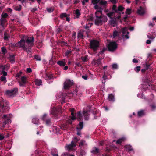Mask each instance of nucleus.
Segmentation results:
<instances>
[{
	"mask_svg": "<svg viewBox=\"0 0 156 156\" xmlns=\"http://www.w3.org/2000/svg\"><path fill=\"white\" fill-rule=\"evenodd\" d=\"M125 139L124 137L120 138L116 141V143L118 144H120L123 141L125 140Z\"/></svg>",
	"mask_w": 156,
	"mask_h": 156,
	"instance_id": "obj_37",
	"label": "nucleus"
},
{
	"mask_svg": "<svg viewBox=\"0 0 156 156\" xmlns=\"http://www.w3.org/2000/svg\"><path fill=\"white\" fill-rule=\"evenodd\" d=\"M35 84L37 86H40L42 84V81L40 79H37L35 80Z\"/></svg>",
	"mask_w": 156,
	"mask_h": 156,
	"instance_id": "obj_24",
	"label": "nucleus"
},
{
	"mask_svg": "<svg viewBox=\"0 0 156 156\" xmlns=\"http://www.w3.org/2000/svg\"><path fill=\"white\" fill-rule=\"evenodd\" d=\"M124 9V8L122 6H119L118 8V13H117V14L119 15V14L121 13H119V11H122L123 9Z\"/></svg>",
	"mask_w": 156,
	"mask_h": 156,
	"instance_id": "obj_39",
	"label": "nucleus"
},
{
	"mask_svg": "<svg viewBox=\"0 0 156 156\" xmlns=\"http://www.w3.org/2000/svg\"><path fill=\"white\" fill-rule=\"evenodd\" d=\"M18 89L16 88H15L11 90H7L5 92V94L9 97H13L17 92Z\"/></svg>",
	"mask_w": 156,
	"mask_h": 156,
	"instance_id": "obj_7",
	"label": "nucleus"
},
{
	"mask_svg": "<svg viewBox=\"0 0 156 156\" xmlns=\"http://www.w3.org/2000/svg\"><path fill=\"white\" fill-rule=\"evenodd\" d=\"M147 37L149 39H151V40H153L154 38V37L153 36H152L150 34H148L147 35Z\"/></svg>",
	"mask_w": 156,
	"mask_h": 156,
	"instance_id": "obj_44",
	"label": "nucleus"
},
{
	"mask_svg": "<svg viewBox=\"0 0 156 156\" xmlns=\"http://www.w3.org/2000/svg\"><path fill=\"white\" fill-rule=\"evenodd\" d=\"M8 15L7 13H3L2 14V18L0 20L1 25L3 26V22H4L6 21L5 18L8 16Z\"/></svg>",
	"mask_w": 156,
	"mask_h": 156,
	"instance_id": "obj_17",
	"label": "nucleus"
},
{
	"mask_svg": "<svg viewBox=\"0 0 156 156\" xmlns=\"http://www.w3.org/2000/svg\"><path fill=\"white\" fill-rule=\"evenodd\" d=\"M15 56L14 55H11L9 56V60L10 62L13 63L14 62Z\"/></svg>",
	"mask_w": 156,
	"mask_h": 156,
	"instance_id": "obj_33",
	"label": "nucleus"
},
{
	"mask_svg": "<svg viewBox=\"0 0 156 156\" xmlns=\"http://www.w3.org/2000/svg\"><path fill=\"white\" fill-rule=\"evenodd\" d=\"M125 148L126 149V150L128 151H131L133 150L131 146L130 145H127L125 146Z\"/></svg>",
	"mask_w": 156,
	"mask_h": 156,
	"instance_id": "obj_38",
	"label": "nucleus"
},
{
	"mask_svg": "<svg viewBox=\"0 0 156 156\" xmlns=\"http://www.w3.org/2000/svg\"><path fill=\"white\" fill-rule=\"evenodd\" d=\"M118 35V32L117 31L115 30V31L113 34V38H115V37Z\"/></svg>",
	"mask_w": 156,
	"mask_h": 156,
	"instance_id": "obj_52",
	"label": "nucleus"
},
{
	"mask_svg": "<svg viewBox=\"0 0 156 156\" xmlns=\"http://www.w3.org/2000/svg\"><path fill=\"white\" fill-rule=\"evenodd\" d=\"M102 10L103 9H101L100 10H96L95 12V23L96 25H101L108 20L107 16L102 14Z\"/></svg>",
	"mask_w": 156,
	"mask_h": 156,
	"instance_id": "obj_2",
	"label": "nucleus"
},
{
	"mask_svg": "<svg viewBox=\"0 0 156 156\" xmlns=\"http://www.w3.org/2000/svg\"><path fill=\"white\" fill-rule=\"evenodd\" d=\"M99 149L96 147H94L93 148L91 152L94 154H97L99 153Z\"/></svg>",
	"mask_w": 156,
	"mask_h": 156,
	"instance_id": "obj_22",
	"label": "nucleus"
},
{
	"mask_svg": "<svg viewBox=\"0 0 156 156\" xmlns=\"http://www.w3.org/2000/svg\"><path fill=\"white\" fill-rule=\"evenodd\" d=\"M4 136L3 134H0V140H1L4 139Z\"/></svg>",
	"mask_w": 156,
	"mask_h": 156,
	"instance_id": "obj_56",
	"label": "nucleus"
},
{
	"mask_svg": "<svg viewBox=\"0 0 156 156\" xmlns=\"http://www.w3.org/2000/svg\"><path fill=\"white\" fill-rule=\"evenodd\" d=\"M85 152L83 150H81L80 152H77V154L78 156H83L85 155Z\"/></svg>",
	"mask_w": 156,
	"mask_h": 156,
	"instance_id": "obj_29",
	"label": "nucleus"
},
{
	"mask_svg": "<svg viewBox=\"0 0 156 156\" xmlns=\"http://www.w3.org/2000/svg\"><path fill=\"white\" fill-rule=\"evenodd\" d=\"M58 111L59 110L57 109L55 107H54L53 108H51L50 110V113L51 114L54 115L55 113V111Z\"/></svg>",
	"mask_w": 156,
	"mask_h": 156,
	"instance_id": "obj_27",
	"label": "nucleus"
},
{
	"mask_svg": "<svg viewBox=\"0 0 156 156\" xmlns=\"http://www.w3.org/2000/svg\"><path fill=\"white\" fill-rule=\"evenodd\" d=\"M32 122L33 123L37 124L39 123V120L36 117L32 119Z\"/></svg>",
	"mask_w": 156,
	"mask_h": 156,
	"instance_id": "obj_26",
	"label": "nucleus"
},
{
	"mask_svg": "<svg viewBox=\"0 0 156 156\" xmlns=\"http://www.w3.org/2000/svg\"><path fill=\"white\" fill-rule=\"evenodd\" d=\"M121 15L119 14L117 16H115L113 18H111L109 21V24L113 27L116 26L117 23V20L119 19Z\"/></svg>",
	"mask_w": 156,
	"mask_h": 156,
	"instance_id": "obj_8",
	"label": "nucleus"
},
{
	"mask_svg": "<svg viewBox=\"0 0 156 156\" xmlns=\"http://www.w3.org/2000/svg\"><path fill=\"white\" fill-rule=\"evenodd\" d=\"M144 13V10L141 6L137 10V13L140 15H143Z\"/></svg>",
	"mask_w": 156,
	"mask_h": 156,
	"instance_id": "obj_20",
	"label": "nucleus"
},
{
	"mask_svg": "<svg viewBox=\"0 0 156 156\" xmlns=\"http://www.w3.org/2000/svg\"><path fill=\"white\" fill-rule=\"evenodd\" d=\"M75 14L76 17V18H79L81 14L80 11L78 9H77L75 11Z\"/></svg>",
	"mask_w": 156,
	"mask_h": 156,
	"instance_id": "obj_32",
	"label": "nucleus"
},
{
	"mask_svg": "<svg viewBox=\"0 0 156 156\" xmlns=\"http://www.w3.org/2000/svg\"><path fill=\"white\" fill-rule=\"evenodd\" d=\"M9 67L10 65L9 64H7L5 65H0V70H2L3 75L4 76H7V73L5 71H7L9 69Z\"/></svg>",
	"mask_w": 156,
	"mask_h": 156,
	"instance_id": "obj_6",
	"label": "nucleus"
},
{
	"mask_svg": "<svg viewBox=\"0 0 156 156\" xmlns=\"http://www.w3.org/2000/svg\"><path fill=\"white\" fill-rule=\"evenodd\" d=\"M34 58L37 61H40L41 60V57L38 55H35L34 56Z\"/></svg>",
	"mask_w": 156,
	"mask_h": 156,
	"instance_id": "obj_48",
	"label": "nucleus"
},
{
	"mask_svg": "<svg viewBox=\"0 0 156 156\" xmlns=\"http://www.w3.org/2000/svg\"><path fill=\"white\" fill-rule=\"evenodd\" d=\"M14 9L15 10L18 11H20L21 9V5H20L19 6H16Z\"/></svg>",
	"mask_w": 156,
	"mask_h": 156,
	"instance_id": "obj_41",
	"label": "nucleus"
},
{
	"mask_svg": "<svg viewBox=\"0 0 156 156\" xmlns=\"http://www.w3.org/2000/svg\"><path fill=\"white\" fill-rule=\"evenodd\" d=\"M3 101H0V107L3 105V106L1 109H0V111H2L3 112H6L9 109V107L8 106H5L4 104H3Z\"/></svg>",
	"mask_w": 156,
	"mask_h": 156,
	"instance_id": "obj_14",
	"label": "nucleus"
},
{
	"mask_svg": "<svg viewBox=\"0 0 156 156\" xmlns=\"http://www.w3.org/2000/svg\"><path fill=\"white\" fill-rule=\"evenodd\" d=\"M81 59L84 62H86L87 61V57L85 56L84 57H82L81 58Z\"/></svg>",
	"mask_w": 156,
	"mask_h": 156,
	"instance_id": "obj_58",
	"label": "nucleus"
},
{
	"mask_svg": "<svg viewBox=\"0 0 156 156\" xmlns=\"http://www.w3.org/2000/svg\"><path fill=\"white\" fill-rule=\"evenodd\" d=\"M74 108H72L70 109V111H71V115H72V120H75L76 117L75 115H74Z\"/></svg>",
	"mask_w": 156,
	"mask_h": 156,
	"instance_id": "obj_23",
	"label": "nucleus"
},
{
	"mask_svg": "<svg viewBox=\"0 0 156 156\" xmlns=\"http://www.w3.org/2000/svg\"><path fill=\"white\" fill-rule=\"evenodd\" d=\"M63 156H70V155L67 153H65L62 154Z\"/></svg>",
	"mask_w": 156,
	"mask_h": 156,
	"instance_id": "obj_63",
	"label": "nucleus"
},
{
	"mask_svg": "<svg viewBox=\"0 0 156 156\" xmlns=\"http://www.w3.org/2000/svg\"><path fill=\"white\" fill-rule=\"evenodd\" d=\"M116 14H117V13H116L115 12V13L111 11L108 13L107 15L111 19V18H112V17L114 16L115 17L116 16Z\"/></svg>",
	"mask_w": 156,
	"mask_h": 156,
	"instance_id": "obj_21",
	"label": "nucleus"
},
{
	"mask_svg": "<svg viewBox=\"0 0 156 156\" xmlns=\"http://www.w3.org/2000/svg\"><path fill=\"white\" fill-rule=\"evenodd\" d=\"M66 95V93H63L59 97V96H58V95H57L56 96V97L58 98V100L61 102V103L62 104L64 103L65 102V96Z\"/></svg>",
	"mask_w": 156,
	"mask_h": 156,
	"instance_id": "obj_13",
	"label": "nucleus"
},
{
	"mask_svg": "<svg viewBox=\"0 0 156 156\" xmlns=\"http://www.w3.org/2000/svg\"><path fill=\"white\" fill-rule=\"evenodd\" d=\"M107 50V48H104L103 49L100 51L99 53L100 54H102Z\"/></svg>",
	"mask_w": 156,
	"mask_h": 156,
	"instance_id": "obj_50",
	"label": "nucleus"
},
{
	"mask_svg": "<svg viewBox=\"0 0 156 156\" xmlns=\"http://www.w3.org/2000/svg\"><path fill=\"white\" fill-rule=\"evenodd\" d=\"M112 9L116 13H118V8L115 5H114L112 7Z\"/></svg>",
	"mask_w": 156,
	"mask_h": 156,
	"instance_id": "obj_42",
	"label": "nucleus"
},
{
	"mask_svg": "<svg viewBox=\"0 0 156 156\" xmlns=\"http://www.w3.org/2000/svg\"><path fill=\"white\" fill-rule=\"evenodd\" d=\"M11 120L10 119H7L5 120V121H4L3 122L4 124L3 125V127L4 128L5 127V125L7 124H9L11 123Z\"/></svg>",
	"mask_w": 156,
	"mask_h": 156,
	"instance_id": "obj_34",
	"label": "nucleus"
},
{
	"mask_svg": "<svg viewBox=\"0 0 156 156\" xmlns=\"http://www.w3.org/2000/svg\"><path fill=\"white\" fill-rule=\"evenodd\" d=\"M82 77L85 80H87V75H83L82 76Z\"/></svg>",
	"mask_w": 156,
	"mask_h": 156,
	"instance_id": "obj_61",
	"label": "nucleus"
},
{
	"mask_svg": "<svg viewBox=\"0 0 156 156\" xmlns=\"http://www.w3.org/2000/svg\"><path fill=\"white\" fill-rule=\"evenodd\" d=\"M109 100L111 101H114L115 100L114 95L112 94H110L108 96Z\"/></svg>",
	"mask_w": 156,
	"mask_h": 156,
	"instance_id": "obj_25",
	"label": "nucleus"
},
{
	"mask_svg": "<svg viewBox=\"0 0 156 156\" xmlns=\"http://www.w3.org/2000/svg\"><path fill=\"white\" fill-rule=\"evenodd\" d=\"M90 48L94 51H96L98 49L99 45V41L95 40L90 41Z\"/></svg>",
	"mask_w": 156,
	"mask_h": 156,
	"instance_id": "obj_4",
	"label": "nucleus"
},
{
	"mask_svg": "<svg viewBox=\"0 0 156 156\" xmlns=\"http://www.w3.org/2000/svg\"><path fill=\"white\" fill-rule=\"evenodd\" d=\"M52 76L51 75H48L47 74L46 75V77H45L46 80H51V82L52 81Z\"/></svg>",
	"mask_w": 156,
	"mask_h": 156,
	"instance_id": "obj_40",
	"label": "nucleus"
},
{
	"mask_svg": "<svg viewBox=\"0 0 156 156\" xmlns=\"http://www.w3.org/2000/svg\"><path fill=\"white\" fill-rule=\"evenodd\" d=\"M73 84V82L69 80H66L64 84V88L68 89Z\"/></svg>",
	"mask_w": 156,
	"mask_h": 156,
	"instance_id": "obj_11",
	"label": "nucleus"
},
{
	"mask_svg": "<svg viewBox=\"0 0 156 156\" xmlns=\"http://www.w3.org/2000/svg\"><path fill=\"white\" fill-rule=\"evenodd\" d=\"M151 41H152L151 40H148L146 41V43L147 44H149L151 43Z\"/></svg>",
	"mask_w": 156,
	"mask_h": 156,
	"instance_id": "obj_64",
	"label": "nucleus"
},
{
	"mask_svg": "<svg viewBox=\"0 0 156 156\" xmlns=\"http://www.w3.org/2000/svg\"><path fill=\"white\" fill-rule=\"evenodd\" d=\"M89 2V0H83L82 2V5H85L86 3H87Z\"/></svg>",
	"mask_w": 156,
	"mask_h": 156,
	"instance_id": "obj_53",
	"label": "nucleus"
},
{
	"mask_svg": "<svg viewBox=\"0 0 156 156\" xmlns=\"http://www.w3.org/2000/svg\"><path fill=\"white\" fill-rule=\"evenodd\" d=\"M46 124L47 125H48L50 124V122H51L50 119H48L46 120Z\"/></svg>",
	"mask_w": 156,
	"mask_h": 156,
	"instance_id": "obj_59",
	"label": "nucleus"
},
{
	"mask_svg": "<svg viewBox=\"0 0 156 156\" xmlns=\"http://www.w3.org/2000/svg\"><path fill=\"white\" fill-rule=\"evenodd\" d=\"M100 0H92V3L94 5V8L97 10H100V9H103L99 7L98 5V3H99Z\"/></svg>",
	"mask_w": 156,
	"mask_h": 156,
	"instance_id": "obj_12",
	"label": "nucleus"
},
{
	"mask_svg": "<svg viewBox=\"0 0 156 156\" xmlns=\"http://www.w3.org/2000/svg\"><path fill=\"white\" fill-rule=\"evenodd\" d=\"M112 68L113 69H116L118 68V65L115 63L113 64L112 65Z\"/></svg>",
	"mask_w": 156,
	"mask_h": 156,
	"instance_id": "obj_45",
	"label": "nucleus"
},
{
	"mask_svg": "<svg viewBox=\"0 0 156 156\" xmlns=\"http://www.w3.org/2000/svg\"><path fill=\"white\" fill-rule=\"evenodd\" d=\"M27 71L28 73H30L32 72L31 69L30 68H28L27 69Z\"/></svg>",
	"mask_w": 156,
	"mask_h": 156,
	"instance_id": "obj_62",
	"label": "nucleus"
},
{
	"mask_svg": "<svg viewBox=\"0 0 156 156\" xmlns=\"http://www.w3.org/2000/svg\"><path fill=\"white\" fill-rule=\"evenodd\" d=\"M47 10L50 13V12H52L53 11V9L52 8H47Z\"/></svg>",
	"mask_w": 156,
	"mask_h": 156,
	"instance_id": "obj_55",
	"label": "nucleus"
},
{
	"mask_svg": "<svg viewBox=\"0 0 156 156\" xmlns=\"http://www.w3.org/2000/svg\"><path fill=\"white\" fill-rule=\"evenodd\" d=\"M79 140L76 137H74V139L72 141L71 143L65 147V149L68 150H72L73 148L76 147V143Z\"/></svg>",
	"mask_w": 156,
	"mask_h": 156,
	"instance_id": "obj_5",
	"label": "nucleus"
},
{
	"mask_svg": "<svg viewBox=\"0 0 156 156\" xmlns=\"http://www.w3.org/2000/svg\"><path fill=\"white\" fill-rule=\"evenodd\" d=\"M140 66H137L136 67H135L134 68V70L138 72L140 70Z\"/></svg>",
	"mask_w": 156,
	"mask_h": 156,
	"instance_id": "obj_51",
	"label": "nucleus"
},
{
	"mask_svg": "<svg viewBox=\"0 0 156 156\" xmlns=\"http://www.w3.org/2000/svg\"><path fill=\"white\" fill-rule=\"evenodd\" d=\"M1 51L2 53L4 54H5L7 52L6 49L4 47H2Z\"/></svg>",
	"mask_w": 156,
	"mask_h": 156,
	"instance_id": "obj_43",
	"label": "nucleus"
},
{
	"mask_svg": "<svg viewBox=\"0 0 156 156\" xmlns=\"http://www.w3.org/2000/svg\"><path fill=\"white\" fill-rule=\"evenodd\" d=\"M66 62V60L64 59L62 61H58L57 63L60 66H63L65 65Z\"/></svg>",
	"mask_w": 156,
	"mask_h": 156,
	"instance_id": "obj_19",
	"label": "nucleus"
},
{
	"mask_svg": "<svg viewBox=\"0 0 156 156\" xmlns=\"http://www.w3.org/2000/svg\"><path fill=\"white\" fill-rule=\"evenodd\" d=\"M83 127V122H80L79 125L76 127V129L78 131L77 134L80 136L81 135L80 130L82 129Z\"/></svg>",
	"mask_w": 156,
	"mask_h": 156,
	"instance_id": "obj_15",
	"label": "nucleus"
},
{
	"mask_svg": "<svg viewBox=\"0 0 156 156\" xmlns=\"http://www.w3.org/2000/svg\"><path fill=\"white\" fill-rule=\"evenodd\" d=\"M88 108H90L89 107H87L86 109L85 108H84L82 114H81L80 111H79L77 113V119L78 121L81 120L83 117H84L85 120H87L89 119V115L90 114V110H88Z\"/></svg>",
	"mask_w": 156,
	"mask_h": 156,
	"instance_id": "obj_3",
	"label": "nucleus"
},
{
	"mask_svg": "<svg viewBox=\"0 0 156 156\" xmlns=\"http://www.w3.org/2000/svg\"><path fill=\"white\" fill-rule=\"evenodd\" d=\"M128 30L129 28L126 27H125L121 30V32L123 34V37L126 39L129 38V32L128 31Z\"/></svg>",
	"mask_w": 156,
	"mask_h": 156,
	"instance_id": "obj_10",
	"label": "nucleus"
},
{
	"mask_svg": "<svg viewBox=\"0 0 156 156\" xmlns=\"http://www.w3.org/2000/svg\"><path fill=\"white\" fill-rule=\"evenodd\" d=\"M34 41V38L33 37H24L20 41L16 44V45L27 51V46L29 47H31L33 46Z\"/></svg>",
	"mask_w": 156,
	"mask_h": 156,
	"instance_id": "obj_1",
	"label": "nucleus"
},
{
	"mask_svg": "<svg viewBox=\"0 0 156 156\" xmlns=\"http://www.w3.org/2000/svg\"><path fill=\"white\" fill-rule=\"evenodd\" d=\"M142 88L141 89L144 90H146L145 88L147 87V86L146 85H142Z\"/></svg>",
	"mask_w": 156,
	"mask_h": 156,
	"instance_id": "obj_54",
	"label": "nucleus"
},
{
	"mask_svg": "<svg viewBox=\"0 0 156 156\" xmlns=\"http://www.w3.org/2000/svg\"><path fill=\"white\" fill-rule=\"evenodd\" d=\"M137 96L139 98H144V95H143L142 94H141L140 93H138V94Z\"/></svg>",
	"mask_w": 156,
	"mask_h": 156,
	"instance_id": "obj_49",
	"label": "nucleus"
},
{
	"mask_svg": "<svg viewBox=\"0 0 156 156\" xmlns=\"http://www.w3.org/2000/svg\"><path fill=\"white\" fill-rule=\"evenodd\" d=\"M144 114V111L143 110H141L138 112V115L139 117L143 116Z\"/></svg>",
	"mask_w": 156,
	"mask_h": 156,
	"instance_id": "obj_36",
	"label": "nucleus"
},
{
	"mask_svg": "<svg viewBox=\"0 0 156 156\" xmlns=\"http://www.w3.org/2000/svg\"><path fill=\"white\" fill-rule=\"evenodd\" d=\"M131 10L129 9H126V14L129 15L131 13Z\"/></svg>",
	"mask_w": 156,
	"mask_h": 156,
	"instance_id": "obj_47",
	"label": "nucleus"
},
{
	"mask_svg": "<svg viewBox=\"0 0 156 156\" xmlns=\"http://www.w3.org/2000/svg\"><path fill=\"white\" fill-rule=\"evenodd\" d=\"M155 25V23L154 22L151 23L150 22L148 25L149 26L153 27Z\"/></svg>",
	"mask_w": 156,
	"mask_h": 156,
	"instance_id": "obj_60",
	"label": "nucleus"
},
{
	"mask_svg": "<svg viewBox=\"0 0 156 156\" xmlns=\"http://www.w3.org/2000/svg\"><path fill=\"white\" fill-rule=\"evenodd\" d=\"M87 145V144L84 140H81L79 143V146L80 147L85 146Z\"/></svg>",
	"mask_w": 156,
	"mask_h": 156,
	"instance_id": "obj_28",
	"label": "nucleus"
},
{
	"mask_svg": "<svg viewBox=\"0 0 156 156\" xmlns=\"http://www.w3.org/2000/svg\"><path fill=\"white\" fill-rule=\"evenodd\" d=\"M92 63L94 66H98L101 64V59L93 60Z\"/></svg>",
	"mask_w": 156,
	"mask_h": 156,
	"instance_id": "obj_18",
	"label": "nucleus"
},
{
	"mask_svg": "<svg viewBox=\"0 0 156 156\" xmlns=\"http://www.w3.org/2000/svg\"><path fill=\"white\" fill-rule=\"evenodd\" d=\"M53 129L55 130L56 131V132L57 133H59V128L58 127H57L56 126H54L53 127Z\"/></svg>",
	"mask_w": 156,
	"mask_h": 156,
	"instance_id": "obj_46",
	"label": "nucleus"
},
{
	"mask_svg": "<svg viewBox=\"0 0 156 156\" xmlns=\"http://www.w3.org/2000/svg\"><path fill=\"white\" fill-rule=\"evenodd\" d=\"M6 76H2L0 77V80L1 81L3 82L4 83H5L7 82Z\"/></svg>",
	"mask_w": 156,
	"mask_h": 156,
	"instance_id": "obj_30",
	"label": "nucleus"
},
{
	"mask_svg": "<svg viewBox=\"0 0 156 156\" xmlns=\"http://www.w3.org/2000/svg\"><path fill=\"white\" fill-rule=\"evenodd\" d=\"M69 16V15H68L66 13H63L61 14L60 17L61 18L63 19L65 17H66L67 16Z\"/></svg>",
	"mask_w": 156,
	"mask_h": 156,
	"instance_id": "obj_31",
	"label": "nucleus"
},
{
	"mask_svg": "<svg viewBox=\"0 0 156 156\" xmlns=\"http://www.w3.org/2000/svg\"><path fill=\"white\" fill-rule=\"evenodd\" d=\"M107 4V2L105 1L100 0L99 4L101 5L105 6Z\"/></svg>",
	"mask_w": 156,
	"mask_h": 156,
	"instance_id": "obj_35",
	"label": "nucleus"
},
{
	"mask_svg": "<svg viewBox=\"0 0 156 156\" xmlns=\"http://www.w3.org/2000/svg\"><path fill=\"white\" fill-rule=\"evenodd\" d=\"M47 115L46 114H44L42 116V119L44 121L46 120V118Z\"/></svg>",
	"mask_w": 156,
	"mask_h": 156,
	"instance_id": "obj_57",
	"label": "nucleus"
},
{
	"mask_svg": "<svg viewBox=\"0 0 156 156\" xmlns=\"http://www.w3.org/2000/svg\"><path fill=\"white\" fill-rule=\"evenodd\" d=\"M117 47V45L116 43L115 42H111L109 43L108 48L109 51H113L115 50Z\"/></svg>",
	"mask_w": 156,
	"mask_h": 156,
	"instance_id": "obj_9",
	"label": "nucleus"
},
{
	"mask_svg": "<svg viewBox=\"0 0 156 156\" xmlns=\"http://www.w3.org/2000/svg\"><path fill=\"white\" fill-rule=\"evenodd\" d=\"M27 83V78L24 76H23L21 78V81L20 82V86H24Z\"/></svg>",
	"mask_w": 156,
	"mask_h": 156,
	"instance_id": "obj_16",
	"label": "nucleus"
}]
</instances>
